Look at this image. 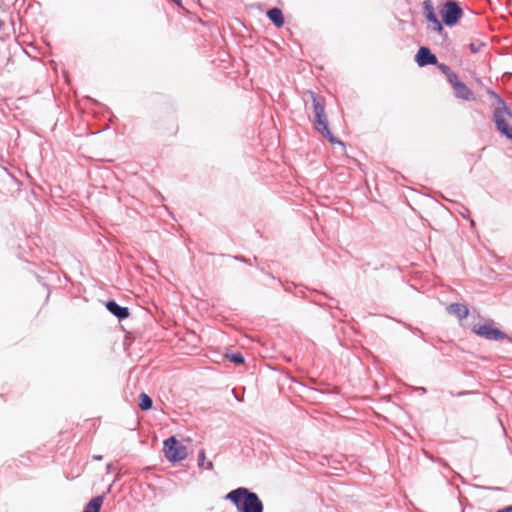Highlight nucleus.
<instances>
[{
	"mask_svg": "<svg viewBox=\"0 0 512 512\" xmlns=\"http://www.w3.org/2000/svg\"><path fill=\"white\" fill-rule=\"evenodd\" d=\"M226 499L231 501L238 512H263L264 505L259 496L245 487L230 491Z\"/></svg>",
	"mask_w": 512,
	"mask_h": 512,
	"instance_id": "obj_1",
	"label": "nucleus"
},
{
	"mask_svg": "<svg viewBox=\"0 0 512 512\" xmlns=\"http://www.w3.org/2000/svg\"><path fill=\"white\" fill-rule=\"evenodd\" d=\"M499 107H494L492 112V121L496 130L508 140L512 141V109L508 104H499Z\"/></svg>",
	"mask_w": 512,
	"mask_h": 512,
	"instance_id": "obj_2",
	"label": "nucleus"
},
{
	"mask_svg": "<svg viewBox=\"0 0 512 512\" xmlns=\"http://www.w3.org/2000/svg\"><path fill=\"white\" fill-rule=\"evenodd\" d=\"M443 26L454 27L463 17V9L457 0H445L439 5Z\"/></svg>",
	"mask_w": 512,
	"mask_h": 512,
	"instance_id": "obj_3",
	"label": "nucleus"
},
{
	"mask_svg": "<svg viewBox=\"0 0 512 512\" xmlns=\"http://www.w3.org/2000/svg\"><path fill=\"white\" fill-rule=\"evenodd\" d=\"M494 321L488 320L484 324L474 325L472 332L477 336L490 341H508L512 343V338L500 329L494 327Z\"/></svg>",
	"mask_w": 512,
	"mask_h": 512,
	"instance_id": "obj_4",
	"label": "nucleus"
},
{
	"mask_svg": "<svg viewBox=\"0 0 512 512\" xmlns=\"http://www.w3.org/2000/svg\"><path fill=\"white\" fill-rule=\"evenodd\" d=\"M163 452L167 460L173 463L184 460L188 455L187 448L174 436H171L164 441Z\"/></svg>",
	"mask_w": 512,
	"mask_h": 512,
	"instance_id": "obj_5",
	"label": "nucleus"
},
{
	"mask_svg": "<svg viewBox=\"0 0 512 512\" xmlns=\"http://www.w3.org/2000/svg\"><path fill=\"white\" fill-rule=\"evenodd\" d=\"M422 8H423V15H424L425 19L431 24L428 26V30L430 32L436 33L438 35L446 36L447 33L443 27V24L441 23V21L438 19L437 15H436L434 4H433L432 0H424L422 3Z\"/></svg>",
	"mask_w": 512,
	"mask_h": 512,
	"instance_id": "obj_6",
	"label": "nucleus"
},
{
	"mask_svg": "<svg viewBox=\"0 0 512 512\" xmlns=\"http://www.w3.org/2000/svg\"><path fill=\"white\" fill-rule=\"evenodd\" d=\"M314 127L323 137L327 138L330 143H337L339 145L344 146V143L335 138L334 135L329 130L328 119L325 112L314 116Z\"/></svg>",
	"mask_w": 512,
	"mask_h": 512,
	"instance_id": "obj_7",
	"label": "nucleus"
},
{
	"mask_svg": "<svg viewBox=\"0 0 512 512\" xmlns=\"http://www.w3.org/2000/svg\"><path fill=\"white\" fill-rule=\"evenodd\" d=\"M415 61L419 67H426L428 65L438 64V59L435 54H433L430 48L426 46H421L416 55Z\"/></svg>",
	"mask_w": 512,
	"mask_h": 512,
	"instance_id": "obj_8",
	"label": "nucleus"
},
{
	"mask_svg": "<svg viewBox=\"0 0 512 512\" xmlns=\"http://www.w3.org/2000/svg\"><path fill=\"white\" fill-rule=\"evenodd\" d=\"M106 308L112 315L117 317L119 320H124L128 318L130 315L129 309L127 307L119 305L114 300H109L106 303Z\"/></svg>",
	"mask_w": 512,
	"mask_h": 512,
	"instance_id": "obj_9",
	"label": "nucleus"
},
{
	"mask_svg": "<svg viewBox=\"0 0 512 512\" xmlns=\"http://www.w3.org/2000/svg\"><path fill=\"white\" fill-rule=\"evenodd\" d=\"M453 90L455 97L458 99L465 101H474L476 99L474 92L464 82L457 84Z\"/></svg>",
	"mask_w": 512,
	"mask_h": 512,
	"instance_id": "obj_10",
	"label": "nucleus"
},
{
	"mask_svg": "<svg viewBox=\"0 0 512 512\" xmlns=\"http://www.w3.org/2000/svg\"><path fill=\"white\" fill-rule=\"evenodd\" d=\"M448 313L456 316L460 320L465 319L469 315V309L466 305L460 303H452L447 307Z\"/></svg>",
	"mask_w": 512,
	"mask_h": 512,
	"instance_id": "obj_11",
	"label": "nucleus"
},
{
	"mask_svg": "<svg viewBox=\"0 0 512 512\" xmlns=\"http://www.w3.org/2000/svg\"><path fill=\"white\" fill-rule=\"evenodd\" d=\"M267 17L277 28L284 25L285 19L280 8L274 7L269 9L267 11Z\"/></svg>",
	"mask_w": 512,
	"mask_h": 512,
	"instance_id": "obj_12",
	"label": "nucleus"
},
{
	"mask_svg": "<svg viewBox=\"0 0 512 512\" xmlns=\"http://www.w3.org/2000/svg\"><path fill=\"white\" fill-rule=\"evenodd\" d=\"M102 504L103 496H96L87 503L83 512H100Z\"/></svg>",
	"mask_w": 512,
	"mask_h": 512,
	"instance_id": "obj_13",
	"label": "nucleus"
},
{
	"mask_svg": "<svg viewBox=\"0 0 512 512\" xmlns=\"http://www.w3.org/2000/svg\"><path fill=\"white\" fill-rule=\"evenodd\" d=\"M309 96L312 100V110H313L314 116L324 113L325 112L324 105L320 101L318 96L312 91H309Z\"/></svg>",
	"mask_w": 512,
	"mask_h": 512,
	"instance_id": "obj_14",
	"label": "nucleus"
},
{
	"mask_svg": "<svg viewBox=\"0 0 512 512\" xmlns=\"http://www.w3.org/2000/svg\"><path fill=\"white\" fill-rule=\"evenodd\" d=\"M198 467L206 470L213 469V463L211 461H206L205 450L201 449L198 453Z\"/></svg>",
	"mask_w": 512,
	"mask_h": 512,
	"instance_id": "obj_15",
	"label": "nucleus"
},
{
	"mask_svg": "<svg viewBox=\"0 0 512 512\" xmlns=\"http://www.w3.org/2000/svg\"><path fill=\"white\" fill-rule=\"evenodd\" d=\"M152 406H153V401H152L151 397L146 393H141L139 407L143 411H147V410L151 409Z\"/></svg>",
	"mask_w": 512,
	"mask_h": 512,
	"instance_id": "obj_16",
	"label": "nucleus"
},
{
	"mask_svg": "<svg viewBox=\"0 0 512 512\" xmlns=\"http://www.w3.org/2000/svg\"><path fill=\"white\" fill-rule=\"evenodd\" d=\"M487 94H488L491 98H493V99L495 100L494 107H499V106H500L499 104H500L501 102H502L503 104H507V103L505 102V100H504V99H503L499 94H497L495 91H493V90H488V91H487Z\"/></svg>",
	"mask_w": 512,
	"mask_h": 512,
	"instance_id": "obj_17",
	"label": "nucleus"
},
{
	"mask_svg": "<svg viewBox=\"0 0 512 512\" xmlns=\"http://www.w3.org/2000/svg\"><path fill=\"white\" fill-rule=\"evenodd\" d=\"M228 358L229 360L236 364V365H240V364H243L244 363V357L241 353L237 352V353H233L231 355H228Z\"/></svg>",
	"mask_w": 512,
	"mask_h": 512,
	"instance_id": "obj_18",
	"label": "nucleus"
},
{
	"mask_svg": "<svg viewBox=\"0 0 512 512\" xmlns=\"http://www.w3.org/2000/svg\"><path fill=\"white\" fill-rule=\"evenodd\" d=\"M446 78H447V81L452 86V88H455L457 86V84H460L462 82V81H460L458 75L453 71Z\"/></svg>",
	"mask_w": 512,
	"mask_h": 512,
	"instance_id": "obj_19",
	"label": "nucleus"
},
{
	"mask_svg": "<svg viewBox=\"0 0 512 512\" xmlns=\"http://www.w3.org/2000/svg\"><path fill=\"white\" fill-rule=\"evenodd\" d=\"M485 45L482 41H473L469 44V49L472 53H478Z\"/></svg>",
	"mask_w": 512,
	"mask_h": 512,
	"instance_id": "obj_20",
	"label": "nucleus"
},
{
	"mask_svg": "<svg viewBox=\"0 0 512 512\" xmlns=\"http://www.w3.org/2000/svg\"><path fill=\"white\" fill-rule=\"evenodd\" d=\"M435 65L439 68V70H440V71H441V72H442L446 77H447V76L452 72V69H451L448 65H446V64H444V63H439V62H438V64H435Z\"/></svg>",
	"mask_w": 512,
	"mask_h": 512,
	"instance_id": "obj_21",
	"label": "nucleus"
},
{
	"mask_svg": "<svg viewBox=\"0 0 512 512\" xmlns=\"http://www.w3.org/2000/svg\"><path fill=\"white\" fill-rule=\"evenodd\" d=\"M235 259L238 260V261H241V262H245V263L251 264V260L247 259V258H245L243 256H235Z\"/></svg>",
	"mask_w": 512,
	"mask_h": 512,
	"instance_id": "obj_22",
	"label": "nucleus"
},
{
	"mask_svg": "<svg viewBox=\"0 0 512 512\" xmlns=\"http://www.w3.org/2000/svg\"><path fill=\"white\" fill-rule=\"evenodd\" d=\"M497 512H512V506H507L503 509L498 510Z\"/></svg>",
	"mask_w": 512,
	"mask_h": 512,
	"instance_id": "obj_23",
	"label": "nucleus"
},
{
	"mask_svg": "<svg viewBox=\"0 0 512 512\" xmlns=\"http://www.w3.org/2000/svg\"><path fill=\"white\" fill-rule=\"evenodd\" d=\"M93 459L97 460V461H100V460H102V456L101 455H94Z\"/></svg>",
	"mask_w": 512,
	"mask_h": 512,
	"instance_id": "obj_24",
	"label": "nucleus"
},
{
	"mask_svg": "<svg viewBox=\"0 0 512 512\" xmlns=\"http://www.w3.org/2000/svg\"><path fill=\"white\" fill-rule=\"evenodd\" d=\"M175 4L177 5H180L181 4V0H172Z\"/></svg>",
	"mask_w": 512,
	"mask_h": 512,
	"instance_id": "obj_25",
	"label": "nucleus"
},
{
	"mask_svg": "<svg viewBox=\"0 0 512 512\" xmlns=\"http://www.w3.org/2000/svg\"><path fill=\"white\" fill-rule=\"evenodd\" d=\"M419 389H420V392H424V393L426 392V389L424 387H421Z\"/></svg>",
	"mask_w": 512,
	"mask_h": 512,
	"instance_id": "obj_26",
	"label": "nucleus"
},
{
	"mask_svg": "<svg viewBox=\"0 0 512 512\" xmlns=\"http://www.w3.org/2000/svg\"><path fill=\"white\" fill-rule=\"evenodd\" d=\"M3 26V21L0 19V29L2 28Z\"/></svg>",
	"mask_w": 512,
	"mask_h": 512,
	"instance_id": "obj_27",
	"label": "nucleus"
},
{
	"mask_svg": "<svg viewBox=\"0 0 512 512\" xmlns=\"http://www.w3.org/2000/svg\"><path fill=\"white\" fill-rule=\"evenodd\" d=\"M238 401H241L240 396H235Z\"/></svg>",
	"mask_w": 512,
	"mask_h": 512,
	"instance_id": "obj_28",
	"label": "nucleus"
},
{
	"mask_svg": "<svg viewBox=\"0 0 512 512\" xmlns=\"http://www.w3.org/2000/svg\"><path fill=\"white\" fill-rule=\"evenodd\" d=\"M107 469L111 470V465L110 464L107 465Z\"/></svg>",
	"mask_w": 512,
	"mask_h": 512,
	"instance_id": "obj_29",
	"label": "nucleus"
}]
</instances>
